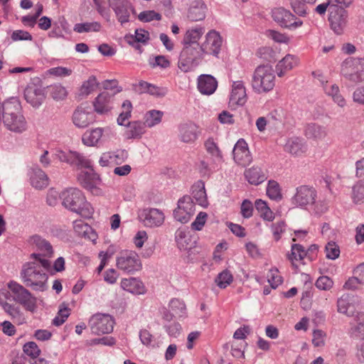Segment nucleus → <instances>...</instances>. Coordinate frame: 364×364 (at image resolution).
I'll use <instances>...</instances> for the list:
<instances>
[{
  "instance_id": "680f3d73",
  "label": "nucleus",
  "mask_w": 364,
  "mask_h": 364,
  "mask_svg": "<svg viewBox=\"0 0 364 364\" xmlns=\"http://www.w3.org/2000/svg\"><path fill=\"white\" fill-rule=\"evenodd\" d=\"M271 230L275 241H279L285 232L286 224L284 221H277L271 225Z\"/></svg>"
},
{
  "instance_id": "13d9d810",
  "label": "nucleus",
  "mask_w": 364,
  "mask_h": 364,
  "mask_svg": "<svg viewBox=\"0 0 364 364\" xmlns=\"http://www.w3.org/2000/svg\"><path fill=\"white\" fill-rule=\"evenodd\" d=\"M169 307L175 316H181L186 310L185 304L178 299H173L170 301Z\"/></svg>"
},
{
  "instance_id": "e2e57ef3",
  "label": "nucleus",
  "mask_w": 364,
  "mask_h": 364,
  "mask_svg": "<svg viewBox=\"0 0 364 364\" xmlns=\"http://www.w3.org/2000/svg\"><path fill=\"white\" fill-rule=\"evenodd\" d=\"M70 315V309L67 306L60 308L52 323L55 326H61Z\"/></svg>"
},
{
  "instance_id": "09e8293b",
  "label": "nucleus",
  "mask_w": 364,
  "mask_h": 364,
  "mask_svg": "<svg viewBox=\"0 0 364 364\" xmlns=\"http://www.w3.org/2000/svg\"><path fill=\"white\" fill-rule=\"evenodd\" d=\"M4 310L11 317L14 322L22 323L25 318L19 307L8 304L4 308Z\"/></svg>"
},
{
  "instance_id": "774afa93",
  "label": "nucleus",
  "mask_w": 364,
  "mask_h": 364,
  "mask_svg": "<svg viewBox=\"0 0 364 364\" xmlns=\"http://www.w3.org/2000/svg\"><path fill=\"white\" fill-rule=\"evenodd\" d=\"M352 97L354 102L364 105V85L357 87L353 92Z\"/></svg>"
},
{
  "instance_id": "052dcab7",
  "label": "nucleus",
  "mask_w": 364,
  "mask_h": 364,
  "mask_svg": "<svg viewBox=\"0 0 364 364\" xmlns=\"http://www.w3.org/2000/svg\"><path fill=\"white\" fill-rule=\"evenodd\" d=\"M326 256L328 259H336L340 255V249L338 245L334 242H329L325 247Z\"/></svg>"
},
{
  "instance_id": "f8f14e48",
  "label": "nucleus",
  "mask_w": 364,
  "mask_h": 364,
  "mask_svg": "<svg viewBox=\"0 0 364 364\" xmlns=\"http://www.w3.org/2000/svg\"><path fill=\"white\" fill-rule=\"evenodd\" d=\"M274 21L285 28H297L302 25V21L297 20L289 11L283 8H277L272 11V15Z\"/></svg>"
},
{
  "instance_id": "864d4df0",
  "label": "nucleus",
  "mask_w": 364,
  "mask_h": 364,
  "mask_svg": "<svg viewBox=\"0 0 364 364\" xmlns=\"http://www.w3.org/2000/svg\"><path fill=\"white\" fill-rule=\"evenodd\" d=\"M267 195L274 200H279L282 198L279 183L275 181H269L267 187Z\"/></svg>"
},
{
  "instance_id": "39448f33",
  "label": "nucleus",
  "mask_w": 364,
  "mask_h": 364,
  "mask_svg": "<svg viewBox=\"0 0 364 364\" xmlns=\"http://www.w3.org/2000/svg\"><path fill=\"white\" fill-rule=\"evenodd\" d=\"M11 291L14 299L21 304L26 310L33 312L36 309V298L23 286L15 281H11L7 284Z\"/></svg>"
},
{
  "instance_id": "338daca9",
  "label": "nucleus",
  "mask_w": 364,
  "mask_h": 364,
  "mask_svg": "<svg viewBox=\"0 0 364 364\" xmlns=\"http://www.w3.org/2000/svg\"><path fill=\"white\" fill-rule=\"evenodd\" d=\"M316 287L321 290L330 289L333 284V282L331 278L326 276H322L318 277L316 282Z\"/></svg>"
},
{
  "instance_id": "f704fd0d",
  "label": "nucleus",
  "mask_w": 364,
  "mask_h": 364,
  "mask_svg": "<svg viewBox=\"0 0 364 364\" xmlns=\"http://www.w3.org/2000/svg\"><path fill=\"white\" fill-rule=\"evenodd\" d=\"M30 242L35 245L36 247L41 252L39 255H41V257H50L53 256V250L50 243L46 240L43 239L41 236L38 235H33L30 238Z\"/></svg>"
},
{
  "instance_id": "b1692460",
  "label": "nucleus",
  "mask_w": 364,
  "mask_h": 364,
  "mask_svg": "<svg viewBox=\"0 0 364 364\" xmlns=\"http://www.w3.org/2000/svg\"><path fill=\"white\" fill-rule=\"evenodd\" d=\"M207 6L201 0L192 1L188 9L187 18L191 21H202L205 18Z\"/></svg>"
},
{
  "instance_id": "423d86ee",
  "label": "nucleus",
  "mask_w": 364,
  "mask_h": 364,
  "mask_svg": "<svg viewBox=\"0 0 364 364\" xmlns=\"http://www.w3.org/2000/svg\"><path fill=\"white\" fill-rule=\"evenodd\" d=\"M116 266L124 272L134 274L142 269V262L136 252L125 250L121 252L116 257Z\"/></svg>"
},
{
  "instance_id": "69168bd1",
  "label": "nucleus",
  "mask_w": 364,
  "mask_h": 364,
  "mask_svg": "<svg viewBox=\"0 0 364 364\" xmlns=\"http://www.w3.org/2000/svg\"><path fill=\"white\" fill-rule=\"evenodd\" d=\"M11 38L13 41H32L33 37L31 34L28 31L16 30L11 33Z\"/></svg>"
},
{
  "instance_id": "0eeeda50",
  "label": "nucleus",
  "mask_w": 364,
  "mask_h": 364,
  "mask_svg": "<svg viewBox=\"0 0 364 364\" xmlns=\"http://www.w3.org/2000/svg\"><path fill=\"white\" fill-rule=\"evenodd\" d=\"M88 324L92 333L106 334L112 332L114 320L109 314H96L91 316Z\"/></svg>"
},
{
  "instance_id": "603ef678",
  "label": "nucleus",
  "mask_w": 364,
  "mask_h": 364,
  "mask_svg": "<svg viewBox=\"0 0 364 364\" xmlns=\"http://www.w3.org/2000/svg\"><path fill=\"white\" fill-rule=\"evenodd\" d=\"M232 281L233 276L228 269L223 270L222 272L219 273L215 279L217 285L221 289L226 288Z\"/></svg>"
},
{
  "instance_id": "4be33fe9",
  "label": "nucleus",
  "mask_w": 364,
  "mask_h": 364,
  "mask_svg": "<svg viewBox=\"0 0 364 364\" xmlns=\"http://www.w3.org/2000/svg\"><path fill=\"white\" fill-rule=\"evenodd\" d=\"M199 135L198 127L193 122H186L178 126V138L186 144L194 143Z\"/></svg>"
},
{
  "instance_id": "20e7f679",
  "label": "nucleus",
  "mask_w": 364,
  "mask_h": 364,
  "mask_svg": "<svg viewBox=\"0 0 364 364\" xmlns=\"http://www.w3.org/2000/svg\"><path fill=\"white\" fill-rule=\"evenodd\" d=\"M198 43L184 45L178 60V68L183 72H188L196 68L204 57Z\"/></svg>"
},
{
  "instance_id": "c756f323",
  "label": "nucleus",
  "mask_w": 364,
  "mask_h": 364,
  "mask_svg": "<svg viewBox=\"0 0 364 364\" xmlns=\"http://www.w3.org/2000/svg\"><path fill=\"white\" fill-rule=\"evenodd\" d=\"M80 183L86 189L92 190L99 184L100 176L92 170L82 171L77 176Z\"/></svg>"
},
{
  "instance_id": "58836bf2",
  "label": "nucleus",
  "mask_w": 364,
  "mask_h": 364,
  "mask_svg": "<svg viewBox=\"0 0 364 364\" xmlns=\"http://www.w3.org/2000/svg\"><path fill=\"white\" fill-rule=\"evenodd\" d=\"M353 1V0H327L326 2L318 5L314 10L317 14L323 15L328 7L329 11L336 7L345 8L349 6Z\"/></svg>"
},
{
  "instance_id": "4d7b16f0",
  "label": "nucleus",
  "mask_w": 364,
  "mask_h": 364,
  "mask_svg": "<svg viewBox=\"0 0 364 364\" xmlns=\"http://www.w3.org/2000/svg\"><path fill=\"white\" fill-rule=\"evenodd\" d=\"M352 198L355 203L364 201V183L358 182L353 187Z\"/></svg>"
},
{
  "instance_id": "ddd939ff",
  "label": "nucleus",
  "mask_w": 364,
  "mask_h": 364,
  "mask_svg": "<svg viewBox=\"0 0 364 364\" xmlns=\"http://www.w3.org/2000/svg\"><path fill=\"white\" fill-rule=\"evenodd\" d=\"M122 91V88H117L116 91L110 93L109 91L102 92L97 95L93 102L95 111L98 114H105L112 109L113 97L114 94Z\"/></svg>"
},
{
  "instance_id": "dca6fc26",
  "label": "nucleus",
  "mask_w": 364,
  "mask_h": 364,
  "mask_svg": "<svg viewBox=\"0 0 364 364\" xmlns=\"http://www.w3.org/2000/svg\"><path fill=\"white\" fill-rule=\"evenodd\" d=\"M139 218L146 227L154 228L161 225L164 221V215L159 209L146 208L141 211Z\"/></svg>"
},
{
  "instance_id": "5701e85b",
  "label": "nucleus",
  "mask_w": 364,
  "mask_h": 364,
  "mask_svg": "<svg viewBox=\"0 0 364 364\" xmlns=\"http://www.w3.org/2000/svg\"><path fill=\"white\" fill-rule=\"evenodd\" d=\"M347 17V12L343 9V8H341L340 10L336 12L331 11L328 20L330 21L331 28L336 33L341 34L343 32L346 26Z\"/></svg>"
},
{
  "instance_id": "0e129e2a",
  "label": "nucleus",
  "mask_w": 364,
  "mask_h": 364,
  "mask_svg": "<svg viewBox=\"0 0 364 364\" xmlns=\"http://www.w3.org/2000/svg\"><path fill=\"white\" fill-rule=\"evenodd\" d=\"M208 218V215L205 212H200L195 220L191 223L192 229L195 230H200L203 228L206 219Z\"/></svg>"
},
{
  "instance_id": "2eb2a0df",
  "label": "nucleus",
  "mask_w": 364,
  "mask_h": 364,
  "mask_svg": "<svg viewBox=\"0 0 364 364\" xmlns=\"http://www.w3.org/2000/svg\"><path fill=\"white\" fill-rule=\"evenodd\" d=\"M349 322L347 333L353 340H364V311H357Z\"/></svg>"
},
{
  "instance_id": "2f4dec72",
  "label": "nucleus",
  "mask_w": 364,
  "mask_h": 364,
  "mask_svg": "<svg viewBox=\"0 0 364 364\" xmlns=\"http://www.w3.org/2000/svg\"><path fill=\"white\" fill-rule=\"evenodd\" d=\"M358 58H347L341 65V73L345 78L353 82H357V63Z\"/></svg>"
},
{
  "instance_id": "412c9836",
  "label": "nucleus",
  "mask_w": 364,
  "mask_h": 364,
  "mask_svg": "<svg viewBox=\"0 0 364 364\" xmlns=\"http://www.w3.org/2000/svg\"><path fill=\"white\" fill-rule=\"evenodd\" d=\"M24 98L33 107L41 105L46 98L43 88L35 84L28 85L24 90Z\"/></svg>"
},
{
  "instance_id": "72a5a7b5",
  "label": "nucleus",
  "mask_w": 364,
  "mask_h": 364,
  "mask_svg": "<svg viewBox=\"0 0 364 364\" xmlns=\"http://www.w3.org/2000/svg\"><path fill=\"white\" fill-rule=\"evenodd\" d=\"M176 242L178 247L182 251H189L195 247L196 241L188 235V232L182 229L176 232Z\"/></svg>"
},
{
  "instance_id": "a18cd8bd",
  "label": "nucleus",
  "mask_w": 364,
  "mask_h": 364,
  "mask_svg": "<svg viewBox=\"0 0 364 364\" xmlns=\"http://www.w3.org/2000/svg\"><path fill=\"white\" fill-rule=\"evenodd\" d=\"M101 25L97 21L76 23L73 31L78 33L97 32L100 30Z\"/></svg>"
},
{
  "instance_id": "f257e3e1",
  "label": "nucleus",
  "mask_w": 364,
  "mask_h": 364,
  "mask_svg": "<svg viewBox=\"0 0 364 364\" xmlns=\"http://www.w3.org/2000/svg\"><path fill=\"white\" fill-rule=\"evenodd\" d=\"M31 258L35 260L23 264L20 278L23 284L33 291H44L48 289V276L46 272L50 267L48 259L41 258V255L33 253Z\"/></svg>"
},
{
  "instance_id": "cd10ccee",
  "label": "nucleus",
  "mask_w": 364,
  "mask_h": 364,
  "mask_svg": "<svg viewBox=\"0 0 364 364\" xmlns=\"http://www.w3.org/2000/svg\"><path fill=\"white\" fill-rule=\"evenodd\" d=\"M355 298L350 294L342 295L337 301V311L347 316H353L355 312Z\"/></svg>"
},
{
  "instance_id": "a19ab883",
  "label": "nucleus",
  "mask_w": 364,
  "mask_h": 364,
  "mask_svg": "<svg viewBox=\"0 0 364 364\" xmlns=\"http://www.w3.org/2000/svg\"><path fill=\"white\" fill-rule=\"evenodd\" d=\"M247 181L252 185H259L267 179V176L259 167H252L245 172Z\"/></svg>"
},
{
  "instance_id": "de8ad7c7",
  "label": "nucleus",
  "mask_w": 364,
  "mask_h": 364,
  "mask_svg": "<svg viewBox=\"0 0 364 364\" xmlns=\"http://www.w3.org/2000/svg\"><path fill=\"white\" fill-rule=\"evenodd\" d=\"M204 33V28L202 27L195 28L187 31L183 42L184 45L198 43V40L200 38Z\"/></svg>"
},
{
  "instance_id": "7ed1b4c3",
  "label": "nucleus",
  "mask_w": 364,
  "mask_h": 364,
  "mask_svg": "<svg viewBox=\"0 0 364 364\" xmlns=\"http://www.w3.org/2000/svg\"><path fill=\"white\" fill-rule=\"evenodd\" d=\"M251 84L252 89L259 93L272 90L275 85V75L272 65L257 66L253 73Z\"/></svg>"
},
{
  "instance_id": "aec40b11",
  "label": "nucleus",
  "mask_w": 364,
  "mask_h": 364,
  "mask_svg": "<svg viewBox=\"0 0 364 364\" xmlns=\"http://www.w3.org/2000/svg\"><path fill=\"white\" fill-rule=\"evenodd\" d=\"M56 156L60 161L67 162L78 168L90 167V161L86 156L77 151H70L68 154L59 151Z\"/></svg>"
},
{
  "instance_id": "8fccbe9b",
  "label": "nucleus",
  "mask_w": 364,
  "mask_h": 364,
  "mask_svg": "<svg viewBox=\"0 0 364 364\" xmlns=\"http://www.w3.org/2000/svg\"><path fill=\"white\" fill-rule=\"evenodd\" d=\"M50 95L54 100H63L68 95V91L60 84H54L49 87Z\"/></svg>"
},
{
  "instance_id": "a211bd4d",
  "label": "nucleus",
  "mask_w": 364,
  "mask_h": 364,
  "mask_svg": "<svg viewBox=\"0 0 364 364\" xmlns=\"http://www.w3.org/2000/svg\"><path fill=\"white\" fill-rule=\"evenodd\" d=\"M247 98L244 82L241 80L233 82L229 100V106L234 109L237 106H242L246 103Z\"/></svg>"
},
{
  "instance_id": "f03ea898",
  "label": "nucleus",
  "mask_w": 364,
  "mask_h": 364,
  "mask_svg": "<svg viewBox=\"0 0 364 364\" xmlns=\"http://www.w3.org/2000/svg\"><path fill=\"white\" fill-rule=\"evenodd\" d=\"M62 205L68 210L75 213L80 216L90 218L94 210L91 204L87 201L81 191L75 188L64 190L60 193Z\"/></svg>"
},
{
  "instance_id": "c03bdc74",
  "label": "nucleus",
  "mask_w": 364,
  "mask_h": 364,
  "mask_svg": "<svg viewBox=\"0 0 364 364\" xmlns=\"http://www.w3.org/2000/svg\"><path fill=\"white\" fill-rule=\"evenodd\" d=\"M255 208L259 212V216L265 220L272 221L274 219V213L267 206V203L261 199L255 201Z\"/></svg>"
},
{
  "instance_id": "4c0bfd02",
  "label": "nucleus",
  "mask_w": 364,
  "mask_h": 364,
  "mask_svg": "<svg viewBox=\"0 0 364 364\" xmlns=\"http://www.w3.org/2000/svg\"><path fill=\"white\" fill-rule=\"evenodd\" d=\"M306 150V146L302 139L295 137L289 139L284 145V151L292 155H300Z\"/></svg>"
},
{
  "instance_id": "5fc2aeb1",
  "label": "nucleus",
  "mask_w": 364,
  "mask_h": 364,
  "mask_svg": "<svg viewBox=\"0 0 364 364\" xmlns=\"http://www.w3.org/2000/svg\"><path fill=\"white\" fill-rule=\"evenodd\" d=\"M132 105L129 100H125L122 105V112L117 118L119 125H125V122L131 117Z\"/></svg>"
},
{
  "instance_id": "6e6552de",
  "label": "nucleus",
  "mask_w": 364,
  "mask_h": 364,
  "mask_svg": "<svg viewBox=\"0 0 364 364\" xmlns=\"http://www.w3.org/2000/svg\"><path fill=\"white\" fill-rule=\"evenodd\" d=\"M316 191L311 186L302 185L296 188V193L291 198V203L297 207L305 208L315 203Z\"/></svg>"
},
{
  "instance_id": "a878e982",
  "label": "nucleus",
  "mask_w": 364,
  "mask_h": 364,
  "mask_svg": "<svg viewBox=\"0 0 364 364\" xmlns=\"http://www.w3.org/2000/svg\"><path fill=\"white\" fill-rule=\"evenodd\" d=\"M321 85L325 93L330 96L338 107H344L346 105V100L341 94L339 87L336 84L321 80Z\"/></svg>"
},
{
  "instance_id": "3c124183",
  "label": "nucleus",
  "mask_w": 364,
  "mask_h": 364,
  "mask_svg": "<svg viewBox=\"0 0 364 364\" xmlns=\"http://www.w3.org/2000/svg\"><path fill=\"white\" fill-rule=\"evenodd\" d=\"M306 256V252L303 246L299 244H294L291 245V254L288 255V258L294 264V261H302Z\"/></svg>"
},
{
  "instance_id": "473e14b6",
  "label": "nucleus",
  "mask_w": 364,
  "mask_h": 364,
  "mask_svg": "<svg viewBox=\"0 0 364 364\" xmlns=\"http://www.w3.org/2000/svg\"><path fill=\"white\" fill-rule=\"evenodd\" d=\"M298 64L299 58L296 56L291 54L286 55L276 66L278 76L282 77L287 72L296 67Z\"/></svg>"
},
{
  "instance_id": "c9c22d12",
  "label": "nucleus",
  "mask_w": 364,
  "mask_h": 364,
  "mask_svg": "<svg viewBox=\"0 0 364 364\" xmlns=\"http://www.w3.org/2000/svg\"><path fill=\"white\" fill-rule=\"evenodd\" d=\"M192 198L199 205L207 207L208 205L205 184L202 181H198L192 186Z\"/></svg>"
},
{
  "instance_id": "bf43d9fd",
  "label": "nucleus",
  "mask_w": 364,
  "mask_h": 364,
  "mask_svg": "<svg viewBox=\"0 0 364 364\" xmlns=\"http://www.w3.org/2000/svg\"><path fill=\"white\" fill-rule=\"evenodd\" d=\"M138 18L141 22H150L151 21H160L161 15L154 10L144 11L138 15Z\"/></svg>"
},
{
  "instance_id": "9b49d317",
  "label": "nucleus",
  "mask_w": 364,
  "mask_h": 364,
  "mask_svg": "<svg viewBox=\"0 0 364 364\" xmlns=\"http://www.w3.org/2000/svg\"><path fill=\"white\" fill-rule=\"evenodd\" d=\"M111 133L109 127H97L87 130L82 135L83 144L88 146L100 145Z\"/></svg>"
},
{
  "instance_id": "6e6d98bb",
  "label": "nucleus",
  "mask_w": 364,
  "mask_h": 364,
  "mask_svg": "<svg viewBox=\"0 0 364 364\" xmlns=\"http://www.w3.org/2000/svg\"><path fill=\"white\" fill-rule=\"evenodd\" d=\"M73 229L75 232L82 237H87L90 232H92V228L81 220H76L73 222Z\"/></svg>"
},
{
  "instance_id": "1a4fd4ad",
  "label": "nucleus",
  "mask_w": 364,
  "mask_h": 364,
  "mask_svg": "<svg viewBox=\"0 0 364 364\" xmlns=\"http://www.w3.org/2000/svg\"><path fill=\"white\" fill-rule=\"evenodd\" d=\"M109 5L122 25L129 21L131 13H135L134 8L129 0H109Z\"/></svg>"
},
{
  "instance_id": "e433bc0d",
  "label": "nucleus",
  "mask_w": 364,
  "mask_h": 364,
  "mask_svg": "<svg viewBox=\"0 0 364 364\" xmlns=\"http://www.w3.org/2000/svg\"><path fill=\"white\" fill-rule=\"evenodd\" d=\"M23 350L33 360L32 364H48V361L45 358H38L41 350L35 342L31 341L25 343Z\"/></svg>"
},
{
  "instance_id": "393cba45",
  "label": "nucleus",
  "mask_w": 364,
  "mask_h": 364,
  "mask_svg": "<svg viewBox=\"0 0 364 364\" xmlns=\"http://www.w3.org/2000/svg\"><path fill=\"white\" fill-rule=\"evenodd\" d=\"M218 87V81L210 75H201L198 78V89L205 95H210Z\"/></svg>"
},
{
  "instance_id": "bb28decb",
  "label": "nucleus",
  "mask_w": 364,
  "mask_h": 364,
  "mask_svg": "<svg viewBox=\"0 0 364 364\" xmlns=\"http://www.w3.org/2000/svg\"><path fill=\"white\" fill-rule=\"evenodd\" d=\"M122 289L133 294H144L146 291L143 282L134 277L122 279L120 283Z\"/></svg>"
},
{
  "instance_id": "6ab92c4d",
  "label": "nucleus",
  "mask_w": 364,
  "mask_h": 364,
  "mask_svg": "<svg viewBox=\"0 0 364 364\" xmlns=\"http://www.w3.org/2000/svg\"><path fill=\"white\" fill-rule=\"evenodd\" d=\"M235 161L242 166L249 165L252 161V156L249 151L247 144L243 139H240L235 144L233 149Z\"/></svg>"
},
{
  "instance_id": "4468645a",
  "label": "nucleus",
  "mask_w": 364,
  "mask_h": 364,
  "mask_svg": "<svg viewBox=\"0 0 364 364\" xmlns=\"http://www.w3.org/2000/svg\"><path fill=\"white\" fill-rule=\"evenodd\" d=\"M222 46V38L215 31H210L205 36V41L200 46L204 55L217 56Z\"/></svg>"
},
{
  "instance_id": "f3484780",
  "label": "nucleus",
  "mask_w": 364,
  "mask_h": 364,
  "mask_svg": "<svg viewBox=\"0 0 364 364\" xmlns=\"http://www.w3.org/2000/svg\"><path fill=\"white\" fill-rule=\"evenodd\" d=\"M95 114L90 107H78L73 114V122L78 128H85L95 122Z\"/></svg>"
},
{
  "instance_id": "37998d69",
  "label": "nucleus",
  "mask_w": 364,
  "mask_h": 364,
  "mask_svg": "<svg viewBox=\"0 0 364 364\" xmlns=\"http://www.w3.org/2000/svg\"><path fill=\"white\" fill-rule=\"evenodd\" d=\"M145 122L134 121L128 123L127 137L129 139L140 138L145 132Z\"/></svg>"
},
{
  "instance_id": "c85d7f7f",
  "label": "nucleus",
  "mask_w": 364,
  "mask_h": 364,
  "mask_svg": "<svg viewBox=\"0 0 364 364\" xmlns=\"http://www.w3.org/2000/svg\"><path fill=\"white\" fill-rule=\"evenodd\" d=\"M29 175L31 184L36 189L41 190L48 186L49 178L42 169L38 167L32 168Z\"/></svg>"
},
{
  "instance_id": "7c9ffc66",
  "label": "nucleus",
  "mask_w": 364,
  "mask_h": 364,
  "mask_svg": "<svg viewBox=\"0 0 364 364\" xmlns=\"http://www.w3.org/2000/svg\"><path fill=\"white\" fill-rule=\"evenodd\" d=\"M304 133L308 139L316 141L323 140L328 134L326 127L316 123L307 124Z\"/></svg>"
},
{
  "instance_id": "ea45409f",
  "label": "nucleus",
  "mask_w": 364,
  "mask_h": 364,
  "mask_svg": "<svg viewBox=\"0 0 364 364\" xmlns=\"http://www.w3.org/2000/svg\"><path fill=\"white\" fill-rule=\"evenodd\" d=\"M139 87L141 92L149 93L156 97H163L168 92L166 87H158L145 81H140L139 82Z\"/></svg>"
},
{
  "instance_id": "9d476101",
  "label": "nucleus",
  "mask_w": 364,
  "mask_h": 364,
  "mask_svg": "<svg viewBox=\"0 0 364 364\" xmlns=\"http://www.w3.org/2000/svg\"><path fill=\"white\" fill-rule=\"evenodd\" d=\"M195 205L190 196H183L178 202V207L173 211L176 220L181 223H188L195 213Z\"/></svg>"
},
{
  "instance_id": "79ce46f5",
  "label": "nucleus",
  "mask_w": 364,
  "mask_h": 364,
  "mask_svg": "<svg viewBox=\"0 0 364 364\" xmlns=\"http://www.w3.org/2000/svg\"><path fill=\"white\" fill-rule=\"evenodd\" d=\"M98 82L94 75H91L89 78L83 82L79 90V96L81 98L86 97L92 92H94L98 87Z\"/></svg>"
},
{
  "instance_id": "49530a36",
  "label": "nucleus",
  "mask_w": 364,
  "mask_h": 364,
  "mask_svg": "<svg viewBox=\"0 0 364 364\" xmlns=\"http://www.w3.org/2000/svg\"><path fill=\"white\" fill-rule=\"evenodd\" d=\"M163 112L156 109H152L147 112L144 117V122L149 127H152L161 122Z\"/></svg>"
}]
</instances>
